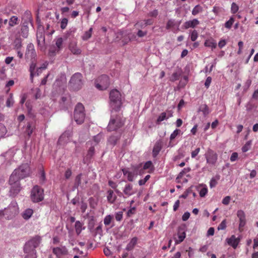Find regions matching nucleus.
<instances>
[{
    "instance_id": "obj_1",
    "label": "nucleus",
    "mask_w": 258,
    "mask_h": 258,
    "mask_svg": "<svg viewBox=\"0 0 258 258\" xmlns=\"http://www.w3.org/2000/svg\"><path fill=\"white\" fill-rule=\"evenodd\" d=\"M109 99L112 108L115 111L119 110L122 104L120 92L116 89L111 90L109 94Z\"/></svg>"
},
{
    "instance_id": "obj_2",
    "label": "nucleus",
    "mask_w": 258,
    "mask_h": 258,
    "mask_svg": "<svg viewBox=\"0 0 258 258\" xmlns=\"http://www.w3.org/2000/svg\"><path fill=\"white\" fill-rule=\"evenodd\" d=\"M41 241V237L38 235L35 236L25 244L24 248V252L36 254L35 248L39 245Z\"/></svg>"
},
{
    "instance_id": "obj_3",
    "label": "nucleus",
    "mask_w": 258,
    "mask_h": 258,
    "mask_svg": "<svg viewBox=\"0 0 258 258\" xmlns=\"http://www.w3.org/2000/svg\"><path fill=\"white\" fill-rule=\"evenodd\" d=\"M9 182L10 185V196L12 197H15L22 189L20 179L14 177L13 176H10Z\"/></svg>"
},
{
    "instance_id": "obj_4",
    "label": "nucleus",
    "mask_w": 258,
    "mask_h": 258,
    "mask_svg": "<svg viewBox=\"0 0 258 258\" xmlns=\"http://www.w3.org/2000/svg\"><path fill=\"white\" fill-rule=\"evenodd\" d=\"M83 85V76L80 73H75L69 82L70 88L74 91L80 90Z\"/></svg>"
},
{
    "instance_id": "obj_5",
    "label": "nucleus",
    "mask_w": 258,
    "mask_h": 258,
    "mask_svg": "<svg viewBox=\"0 0 258 258\" xmlns=\"http://www.w3.org/2000/svg\"><path fill=\"white\" fill-rule=\"evenodd\" d=\"M85 117V108L84 105L78 103L75 106L74 112V118L78 124L83 123Z\"/></svg>"
},
{
    "instance_id": "obj_6",
    "label": "nucleus",
    "mask_w": 258,
    "mask_h": 258,
    "mask_svg": "<svg viewBox=\"0 0 258 258\" xmlns=\"http://www.w3.org/2000/svg\"><path fill=\"white\" fill-rule=\"evenodd\" d=\"M30 174V167L28 164H23L19 166V168L16 169L11 176L18 178L19 179H23L27 177Z\"/></svg>"
},
{
    "instance_id": "obj_7",
    "label": "nucleus",
    "mask_w": 258,
    "mask_h": 258,
    "mask_svg": "<svg viewBox=\"0 0 258 258\" xmlns=\"http://www.w3.org/2000/svg\"><path fill=\"white\" fill-rule=\"evenodd\" d=\"M141 167V165L140 164L133 166L131 171L126 168H124L122 170V171L124 175H127V180L132 182L134 180L135 177H136L138 174H142V170H140Z\"/></svg>"
},
{
    "instance_id": "obj_8",
    "label": "nucleus",
    "mask_w": 258,
    "mask_h": 258,
    "mask_svg": "<svg viewBox=\"0 0 258 258\" xmlns=\"http://www.w3.org/2000/svg\"><path fill=\"white\" fill-rule=\"evenodd\" d=\"M43 189L38 185L33 187L31 190V199L34 203H37L43 200Z\"/></svg>"
},
{
    "instance_id": "obj_9",
    "label": "nucleus",
    "mask_w": 258,
    "mask_h": 258,
    "mask_svg": "<svg viewBox=\"0 0 258 258\" xmlns=\"http://www.w3.org/2000/svg\"><path fill=\"white\" fill-rule=\"evenodd\" d=\"M110 85L109 78L108 76L103 75L98 77L96 83V87L100 90L106 89Z\"/></svg>"
},
{
    "instance_id": "obj_10",
    "label": "nucleus",
    "mask_w": 258,
    "mask_h": 258,
    "mask_svg": "<svg viewBox=\"0 0 258 258\" xmlns=\"http://www.w3.org/2000/svg\"><path fill=\"white\" fill-rule=\"evenodd\" d=\"M55 44L52 45L49 50V53L51 56H54L63 48V39L61 37L56 38L54 40Z\"/></svg>"
},
{
    "instance_id": "obj_11",
    "label": "nucleus",
    "mask_w": 258,
    "mask_h": 258,
    "mask_svg": "<svg viewBox=\"0 0 258 258\" xmlns=\"http://www.w3.org/2000/svg\"><path fill=\"white\" fill-rule=\"evenodd\" d=\"M123 125V121L118 116L115 118H111L107 126V130L110 132L116 131Z\"/></svg>"
},
{
    "instance_id": "obj_12",
    "label": "nucleus",
    "mask_w": 258,
    "mask_h": 258,
    "mask_svg": "<svg viewBox=\"0 0 258 258\" xmlns=\"http://www.w3.org/2000/svg\"><path fill=\"white\" fill-rule=\"evenodd\" d=\"M205 157L206 159L207 163L209 165H214L217 161V154L210 148L208 149L205 154Z\"/></svg>"
},
{
    "instance_id": "obj_13",
    "label": "nucleus",
    "mask_w": 258,
    "mask_h": 258,
    "mask_svg": "<svg viewBox=\"0 0 258 258\" xmlns=\"http://www.w3.org/2000/svg\"><path fill=\"white\" fill-rule=\"evenodd\" d=\"M18 207L16 201H13L9 205L7 208H5L4 211H0V216L4 215L7 213L10 212V216H14L18 212Z\"/></svg>"
},
{
    "instance_id": "obj_14",
    "label": "nucleus",
    "mask_w": 258,
    "mask_h": 258,
    "mask_svg": "<svg viewBox=\"0 0 258 258\" xmlns=\"http://www.w3.org/2000/svg\"><path fill=\"white\" fill-rule=\"evenodd\" d=\"M36 61L35 60H32L29 68L30 79L32 82L35 76H39L42 73L43 70L40 67L37 68L36 70Z\"/></svg>"
},
{
    "instance_id": "obj_15",
    "label": "nucleus",
    "mask_w": 258,
    "mask_h": 258,
    "mask_svg": "<svg viewBox=\"0 0 258 258\" xmlns=\"http://www.w3.org/2000/svg\"><path fill=\"white\" fill-rule=\"evenodd\" d=\"M36 55V54L33 44L32 43L28 44L27 46L26 51L25 53L26 58L30 59L32 61L34 60Z\"/></svg>"
},
{
    "instance_id": "obj_16",
    "label": "nucleus",
    "mask_w": 258,
    "mask_h": 258,
    "mask_svg": "<svg viewBox=\"0 0 258 258\" xmlns=\"http://www.w3.org/2000/svg\"><path fill=\"white\" fill-rule=\"evenodd\" d=\"M72 135L71 131H67L64 132L59 138L57 143L59 145H64L68 143Z\"/></svg>"
},
{
    "instance_id": "obj_17",
    "label": "nucleus",
    "mask_w": 258,
    "mask_h": 258,
    "mask_svg": "<svg viewBox=\"0 0 258 258\" xmlns=\"http://www.w3.org/2000/svg\"><path fill=\"white\" fill-rule=\"evenodd\" d=\"M237 216L239 219V229L241 231L246 224L245 213L241 210H238L237 212Z\"/></svg>"
},
{
    "instance_id": "obj_18",
    "label": "nucleus",
    "mask_w": 258,
    "mask_h": 258,
    "mask_svg": "<svg viewBox=\"0 0 258 258\" xmlns=\"http://www.w3.org/2000/svg\"><path fill=\"white\" fill-rule=\"evenodd\" d=\"M52 252L57 258H60L62 255H66L68 252L66 246L54 247L52 249Z\"/></svg>"
},
{
    "instance_id": "obj_19",
    "label": "nucleus",
    "mask_w": 258,
    "mask_h": 258,
    "mask_svg": "<svg viewBox=\"0 0 258 258\" xmlns=\"http://www.w3.org/2000/svg\"><path fill=\"white\" fill-rule=\"evenodd\" d=\"M70 50L75 55H79L81 53V49L77 46V42L76 41H71L69 45Z\"/></svg>"
},
{
    "instance_id": "obj_20",
    "label": "nucleus",
    "mask_w": 258,
    "mask_h": 258,
    "mask_svg": "<svg viewBox=\"0 0 258 258\" xmlns=\"http://www.w3.org/2000/svg\"><path fill=\"white\" fill-rule=\"evenodd\" d=\"M226 241L229 245L235 249L240 242V238H236L234 235H232L230 238H226Z\"/></svg>"
},
{
    "instance_id": "obj_21",
    "label": "nucleus",
    "mask_w": 258,
    "mask_h": 258,
    "mask_svg": "<svg viewBox=\"0 0 258 258\" xmlns=\"http://www.w3.org/2000/svg\"><path fill=\"white\" fill-rule=\"evenodd\" d=\"M138 238L136 236L131 238L129 242L126 246L125 250H126L127 251L133 250L136 246V245L138 244Z\"/></svg>"
},
{
    "instance_id": "obj_22",
    "label": "nucleus",
    "mask_w": 258,
    "mask_h": 258,
    "mask_svg": "<svg viewBox=\"0 0 258 258\" xmlns=\"http://www.w3.org/2000/svg\"><path fill=\"white\" fill-rule=\"evenodd\" d=\"M200 24L198 20L194 19L191 21L185 22L183 24V27L185 29H187L189 28H195L196 26Z\"/></svg>"
},
{
    "instance_id": "obj_23",
    "label": "nucleus",
    "mask_w": 258,
    "mask_h": 258,
    "mask_svg": "<svg viewBox=\"0 0 258 258\" xmlns=\"http://www.w3.org/2000/svg\"><path fill=\"white\" fill-rule=\"evenodd\" d=\"M22 40L20 37H17L15 39L13 42V49L14 50H18L22 49Z\"/></svg>"
},
{
    "instance_id": "obj_24",
    "label": "nucleus",
    "mask_w": 258,
    "mask_h": 258,
    "mask_svg": "<svg viewBox=\"0 0 258 258\" xmlns=\"http://www.w3.org/2000/svg\"><path fill=\"white\" fill-rule=\"evenodd\" d=\"M117 197L114 194L112 190L109 189L107 191V199L108 203L113 204L116 200Z\"/></svg>"
},
{
    "instance_id": "obj_25",
    "label": "nucleus",
    "mask_w": 258,
    "mask_h": 258,
    "mask_svg": "<svg viewBox=\"0 0 258 258\" xmlns=\"http://www.w3.org/2000/svg\"><path fill=\"white\" fill-rule=\"evenodd\" d=\"M147 169L149 170L148 171L149 173H151L154 170V166L153 165L152 162L151 161L146 162L144 164L143 168H141V167L140 168V170H141L142 174L143 173L144 170H147Z\"/></svg>"
},
{
    "instance_id": "obj_26",
    "label": "nucleus",
    "mask_w": 258,
    "mask_h": 258,
    "mask_svg": "<svg viewBox=\"0 0 258 258\" xmlns=\"http://www.w3.org/2000/svg\"><path fill=\"white\" fill-rule=\"evenodd\" d=\"M120 136L119 135H113L111 136L108 139V143L112 146H115L119 140Z\"/></svg>"
},
{
    "instance_id": "obj_27",
    "label": "nucleus",
    "mask_w": 258,
    "mask_h": 258,
    "mask_svg": "<svg viewBox=\"0 0 258 258\" xmlns=\"http://www.w3.org/2000/svg\"><path fill=\"white\" fill-rule=\"evenodd\" d=\"M123 191V193L127 196H130L133 195L134 192L133 190V185L130 183L126 184Z\"/></svg>"
},
{
    "instance_id": "obj_28",
    "label": "nucleus",
    "mask_w": 258,
    "mask_h": 258,
    "mask_svg": "<svg viewBox=\"0 0 258 258\" xmlns=\"http://www.w3.org/2000/svg\"><path fill=\"white\" fill-rule=\"evenodd\" d=\"M185 233L184 231L181 230L180 228L178 229V239L175 240V244H178L183 241L185 238Z\"/></svg>"
},
{
    "instance_id": "obj_29",
    "label": "nucleus",
    "mask_w": 258,
    "mask_h": 258,
    "mask_svg": "<svg viewBox=\"0 0 258 258\" xmlns=\"http://www.w3.org/2000/svg\"><path fill=\"white\" fill-rule=\"evenodd\" d=\"M162 148L161 144L159 142L156 143L153 149V155L154 157H156L160 152Z\"/></svg>"
},
{
    "instance_id": "obj_30",
    "label": "nucleus",
    "mask_w": 258,
    "mask_h": 258,
    "mask_svg": "<svg viewBox=\"0 0 258 258\" xmlns=\"http://www.w3.org/2000/svg\"><path fill=\"white\" fill-rule=\"evenodd\" d=\"M33 214V210L31 209H27L25 210L23 214L22 217L25 220H28L32 216Z\"/></svg>"
},
{
    "instance_id": "obj_31",
    "label": "nucleus",
    "mask_w": 258,
    "mask_h": 258,
    "mask_svg": "<svg viewBox=\"0 0 258 258\" xmlns=\"http://www.w3.org/2000/svg\"><path fill=\"white\" fill-rule=\"evenodd\" d=\"M204 45L206 47L215 48L217 46V43L213 39H208L205 41Z\"/></svg>"
},
{
    "instance_id": "obj_32",
    "label": "nucleus",
    "mask_w": 258,
    "mask_h": 258,
    "mask_svg": "<svg viewBox=\"0 0 258 258\" xmlns=\"http://www.w3.org/2000/svg\"><path fill=\"white\" fill-rule=\"evenodd\" d=\"M171 115L167 116V113L166 112H163L161 113L159 116H158L157 120L156 123L159 124L161 121L164 120L165 119H167L169 117H170Z\"/></svg>"
},
{
    "instance_id": "obj_33",
    "label": "nucleus",
    "mask_w": 258,
    "mask_h": 258,
    "mask_svg": "<svg viewBox=\"0 0 258 258\" xmlns=\"http://www.w3.org/2000/svg\"><path fill=\"white\" fill-rule=\"evenodd\" d=\"M113 216L108 215L104 219V224L105 226L109 225L112 222H113Z\"/></svg>"
},
{
    "instance_id": "obj_34",
    "label": "nucleus",
    "mask_w": 258,
    "mask_h": 258,
    "mask_svg": "<svg viewBox=\"0 0 258 258\" xmlns=\"http://www.w3.org/2000/svg\"><path fill=\"white\" fill-rule=\"evenodd\" d=\"M18 18L17 16H13L10 18L9 22V25L11 27H13L15 25L18 24Z\"/></svg>"
},
{
    "instance_id": "obj_35",
    "label": "nucleus",
    "mask_w": 258,
    "mask_h": 258,
    "mask_svg": "<svg viewBox=\"0 0 258 258\" xmlns=\"http://www.w3.org/2000/svg\"><path fill=\"white\" fill-rule=\"evenodd\" d=\"M95 154V148L94 147H91L87 152V155H86V159L87 160H90L92 159V158L93 157V156Z\"/></svg>"
},
{
    "instance_id": "obj_36",
    "label": "nucleus",
    "mask_w": 258,
    "mask_h": 258,
    "mask_svg": "<svg viewBox=\"0 0 258 258\" xmlns=\"http://www.w3.org/2000/svg\"><path fill=\"white\" fill-rule=\"evenodd\" d=\"M199 111L202 112L204 115L206 116L209 113V107L206 104L202 105L200 107Z\"/></svg>"
},
{
    "instance_id": "obj_37",
    "label": "nucleus",
    "mask_w": 258,
    "mask_h": 258,
    "mask_svg": "<svg viewBox=\"0 0 258 258\" xmlns=\"http://www.w3.org/2000/svg\"><path fill=\"white\" fill-rule=\"evenodd\" d=\"M92 31H93V28H90L88 31L85 32V33L82 36L83 40H87L90 38H91V36H92Z\"/></svg>"
},
{
    "instance_id": "obj_38",
    "label": "nucleus",
    "mask_w": 258,
    "mask_h": 258,
    "mask_svg": "<svg viewBox=\"0 0 258 258\" xmlns=\"http://www.w3.org/2000/svg\"><path fill=\"white\" fill-rule=\"evenodd\" d=\"M203 11V8L199 5L196 6L192 11V15L196 16Z\"/></svg>"
},
{
    "instance_id": "obj_39",
    "label": "nucleus",
    "mask_w": 258,
    "mask_h": 258,
    "mask_svg": "<svg viewBox=\"0 0 258 258\" xmlns=\"http://www.w3.org/2000/svg\"><path fill=\"white\" fill-rule=\"evenodd\" d=\"M34 128V126L32 125L31 123H28L26 132L29 136H30L32 134Z\"/></svg>"
},
{
    "instance_id": "obj_40",
    "label": "nucleus",
    "mask_w": 258,
    "mask_h": 258,
    "mask_svg": "<svg viewBox=\"0 0 258 258\" xmlns=\"http://www.w3.org/2000/svg\"><path fill=\"white\" fill-rule=\"evenodd\" d=\"M75 229L76 232L78 235L80 234L82 231V223L79 221H77L75 223Z\"/></svg>"
},
{
    "instance_id": "obj_41",
    "label": "nucleus",
    "mask_w": 258,
    "mask_h": 258,
    "mask_svg": "<svg viewBox=\"0 0 258 258\" xmlns=\"http://www.w3.org/2000/svg\"><path fill=\"white\" fill-rule=\"evenodd\" d=\"M251 144H252L251 141H247L242 148V152H246L248 151L250 149Z\"/></svg>"
},
{
    "instance_id": "obj_42",
    "label": "nucleus",
    "mask_w": 258,
    "mask_h": 258,
    "mask_svg": "<svg viewBox=\"0 0 258 258\" xmlns=\"http://www.w3.org/2000/svg\"><path fill=\"white\" fill-rule=\"evenodd\" d=\"M14 103V100L13 98V95H12V94H11L10 95V96L8 97V98L7 100L6 106L8 107H10L13 105Z\"/></svg>"
},
{
    "instance_id": "obj_43",
    "label": "nucleus",
    "mask_w": 258,
    "mask_h": 258,
    "mask_svg": "<svg viewBox=\"0 0 258 258\" xmlns=\"http://www.w3.org/2000/svg\"><path fill=\"white\" fill-rule=\"evenodd\" d=\"M239 10L238 6L235 3H232L231 7V12L232 14L236 13Z\"/></svg>"
},
{
    "instance_id": "obj_44",
    "label": "nucleus",
    "mask_w": 258,
    "mask_h": 258,
    "mask_svg": "<svg viewBox=\"0 0 258 258\" xmlns=\"http://www.w3.org/2000/svg\"><path fill=\"white\" fill-rule=\"evenodd\" d=\"M234 22L233 17H231L230 19L225 23V27L227 29H230Z\"/></svg>"
},
{
    "instance_id": "obj_45",
    "label": "nucleus",
    "mask_w": 258,
    "mask_h": 258,
    "mask_svg": "<svg viewBox=\"0 0 258 258\" xmlns=\"http://www.w3.org/2000/svg\"><path fill=\"white\" fill-rule=\"evenodd\" d=\"M70 100H71V98H70V97L69 96H62L61 98V100H60V103L61 104H65L66 103V104H68L70 103Z\"/></svg>"
},
{
    "instance_id": "obj_46",
    "label": "nucleus",
    "mask_w": 258,
    "mask_h": 258,
    "mask_svg": "<svg viewBox=\"0 0 258 258\" xmlns=\"http://www.w3.org/2000/svg\"><path fill=\"white\" fill-rule=\"evenodd\" d=\"M180 74L177 72L174 73L170 77V80L171 82H174L179 80Z\"/></svg>"
},
{
    "instance_id": "obj_47",
    "label": "nucleus",
    "mask_w": 258,
    "mask_h": 258,
    "mask_svg": "<svg viewBox=\"0 0 258 258\" xmlns=\"http://www.w3.org/2000/svg\"><path fill=\"white\" fill-rule=\"evenodd\" d=\"M180 132V130L179 129H176L174 131L170 136V140L172 141L174 140L179 134Z\"/></svg>"
},
{
    "instance_id": "obj_48",
    "label": "nucleus",
    "mask_w": 258,
    "mask_h": 258,
    "mask_svg": "<svg viewBox=\"0 0 258 258\" xmlns=\"http://www.w3.org/2000/svg\"><path fill=\"white\" fill-rule=\"evenodd\" d=\"M68 23V20L67 18H63L60 22V28L63 30L66 28Z\"/></svg>"
},
{
    "instance_id": "obj_49",
    "label": "nucleus",
    "mask_w": 258,
    "mask_h": 258,
    "mask_svg": "<svg viewBox=\"0 0 258 258\" xmlns=\"http://www.w3.org/2000/svg\"><path fill=\"white\" fill-rule=\"evenodd\" d=\"M198 37V33L197 30H194L190 34V39L192 41H195Z\"/></svg>"
},
{
    "instance_id": "obj_50",
    "label": "nucleus",
    "mask_w": 258,
    "mask_h": 258,
    "mask_svg": "<svg viewBox=\"0 0 258 258\" xmlns=\"http://www.w3.org/2000/svg\"><path fill=\"white\" fill-rule=\"evenodd\" d=\"M208 192V188L206 185L200 190L199 194L201 197H204Z\"/></svg>"
},
{
    "instance_id": "obj_51",
    "label": "nucleus",
    "mask_w": 258,
    "mask_h": 258,
    "mask_svg": "<svg viewBox=\"0 0 258 258\" xmlns=\"http://www.w3.org/2000/svg\"><path fill=\"white\" fill-rule=\"evenodd\" d=\"M150 178V175H146L145 176V177L144 178V179H140L139 181V185H144L146 183V182Z\"/></svg>"
},
{
    "instance_id": "obj_52",
    "label": "nucleus",
    "mask_w": 258,
    "mask_h": 258,
    "mask_svg": "<svg viewBox=\"0 0 258 258\" xmlns=\"http://www.w3.org/2000/svg\"><path fill=\"white\" fill-rule=\"evenodd\" d=\"M81 207H80V209H81V212L82 213H84L85 212L87 208V204L85 202H84V201H82L81 202Z\"/></svg>"
},
{
    "instance_id": "obj_53",
    "label": "nucleus",
    "mask_w": 258,
    "mask_h": 258,
    "mask_svg": "<svg viewBox=\"0 0 258 258\" xmlns=\"http://www.w3.org/2000/svg\"><path fill=\"white\" fill-rule=\"evenodd\" d=\"M82 174H78L75 178V185L78 186L81 183Z\"/></svg>"
},
{
    "instance_id": "obj_54",
    "label": "nucleus",
    "mask_w": 258,
    "mask_h": 258,
    "mask_svg": "<svg viewBox=\"0 0 258 258\" xmlns=\"http://www.w3.org/2000/svg\"><path fill=\"white\" fill-rule=\"evenodd\" d=\"M102 139V135L101 134H99L94 137L93 140L96 144H98L101 141Z\"/></svg>"
},
{
    "instance_id": "obj_55",
    "label": "nucleus",
    "mask_w": 258,
    "mask_h": 258,
    "mask_svg": "<svg viewBox=\"0 0 258 258\" xmlns=\"http://www.w3.org/2000/svg\"><path fill=\"white\" fill-rule=\"evenodd\" d=\"M40 176L39 178L40 182L41 183H44L45 180V174L44 170H41L40 171Z\"/></svg>"
},
{
    "instance_id": "obj_56",
    "label": "nucleus",
    "mask_w": 258,
    "mask_h": 258,
    "mask_svg": "<svg viewBox=\"0 0 258 258\" xmlns=\"http://www.w3.org/2000/svg\"><path fill=\"white\" fill-rule=\"evenodd\" d=\"M226 227V220H224L222 221V222L218 226V229L219 230H224Z\"/></svg>"
},
{
    "instance_id": "obj_57",
    "label": "nucleus",
    "mask_w": 258,
    "mask_h": 258,
    "mask_svg": "<svg viewBox=\"0 0 258 258\" xmlns=\"http://www.w3.org/2000/svg\"><path fill=\"white\" fill-rule=\"evenodd\" d=\"M231 197L230 196L225 197L222 200V204L225 205H228L230 201Z\"/></svg>"
},
{
    "instance_id": "obj_58",
    "label": "nucleus",
    "mask_w": 258,
    "mask_h": 258,
    "mask_svg": "<svg viewBox=\"0 0 258 258\" xmlns=\"http://www.w3.org/2000/svg\"><path fill=\"white\" fill-rule=\"evenodd\" d=\"M200 151V148H197L196 150L192 151L191 153V157L192 158H195Z\"/></svg>"
},
{
    "instance_id": "obj_59",
    "label": "nucleus",
    "mask_w": 258,
    "mask_h": 258,
    "mask_svg": "<svg viewBox=\"0 0 258 258\" xmlns=\"http://www.w3.org/2000/svg\"><path fill=\"white\" fill-rule=\"evenodd\" d=\"M174 25V22L173 20H169L168 21L166 28L167 29H169L170 28L173 27Z\"/></svg>"
},
{
    "instance_id": "obj_60",
    "label": "nucleus",
    "mask_w": 258,
    "mask_h": 258,
    "mask_svg": "<svg viewBox=\"0 0 258 258\" xmlns=\"http://www.w3.org/2000/svg\"><path fill=\"white\" fill-rule=\"evenodd\" d=\"M190 171V168H184L178 174V178H181L186 173Z\"/></svg>"
},
{
    "instance_id": "obj_61",
    "label": "nucleus",
    "mask_w": 258,
    "mask_h": 258,
    "mask_svg": "<svg viewBox=\"0 0 258 258\" xmlns=\"http://www.w3.org/2000/svg\"><path fill=\"white\" fill-rule=\"evenodd\" d=\"M122 213L121 212H117L115 214V219L117 221H120L122 219Z\"/></svg>"
},
{
    "instance_id": "obj_62",
    "label": "nucleus",
    "mask_w": 258,
    "mask_h": 258,
    "mask_svg": "<svg viewBox=\"0 0 258 258\" xmlns=\"http://www.w3.org/2000/svg\"><path fill=\"white\" fill-rule=\"evenodd\" d=\"M217 184V180L214 178H212L210 182V186L211 188H213L216 186V185Z\"/></svg>"
},
{
    "instance_id": "obj_63",
    "label": "nucleus",
    "mask_w": 258,
    "mask_h": 258,
    "mask_svg": "<svg viewBox=\"0 0 258 258\" xmlns=\"http://www.w3.org/2000/svg\"><path fill=\"white\" fill-rule=\"evenodd\" d=\"M190 213L188 212H185L182 216V220L183 221H186L190 217Z\"/></svg>"
},
{
    "instance_id": "obj_64",
    "label": "nucleus",
    "mask_w": 258,
    "mask_h": 258,
    "mask_svg": "<svg viewBox=\"0 0 258 258\" xmlns=\"http://www.w3.org/2000/svg\"><path fill=\"white\" fill-rule=\"evenodd\" d=\"M238 159V154L236 152H234L232 154L230 157V161L231 162H234L236 161Z\"/></svg>"
}]
</instances>
